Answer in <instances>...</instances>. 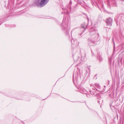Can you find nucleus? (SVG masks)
Instances as JSON below:
<instances>
[{"mask_svg":"<svg viewBox=\"0 0 124 124\" xmlns=\"http://www.w3.org/2000/svg\"><path fill=\"white\" fill-rule=\"evenodd\" d=\"M92 29V28L91 29V30ZM93 34H95L92 35L88 39V43L89 44H90L91 43H94L97 40L98 37V34L97 33H96L95 31H92V30L91 34L92 35Z\"/></svg>","mask_w":124,"mask_h":124,"instance_id":"obj_1","label":"nucleus"},{"mask_svg":"<svg viewBox=\"0 0 124 124\" xmlns=\"http://www.w3.org/2000/svg\"><path fill=\"white\" fill-rule=\"evenodd\" d=\"M64 23V22H63L61 26H63L62 27V28L65 31V32L67 34H68L69 32V28L68 27L67 24L66 25L65 24V26H64L63 24Z\"/></svg>","mask_w":124,"mask_h":124,"instance_id":"obj_2","label":"nucleus"},{"mask_svg":"<svg viewBox=\"0 0 124 124\" xmlns=\"http://www.w3.org/2000/svg\"><path fill=\"white\" fill-rule=\"evenodd\" d=\"M91 86L92 87V89L90 90L89 92L92 95H93L95 93L96 89L92 85H91Z\"/></svg>","mask_w":124,"mask_h":124,"instance_id":"obj_3","label":"nucleus"},{"mask_svg":"<svg viewBox=\"0 0 124 124\" xmlns=\"http://www.w3.org/2000/svg\"><path fill=\"white\" fill-rule=\"evenodd\" d=\"M106 25L107 26H111L112 25V19L111 18H108L106 20Z\"/></svg>","mask_w":124,"mask_h":124,"instance_id":"obj_4","label":"nucleus"},{"mask_svg":"<svg viewBox=\"0 0 124 124\" xmlns=\"http://www.w3.org/2000/svg\"><path fill=\"white\" fill-rule=\"evenodd\" d=\"M79 91L82 93H85L86 94L88 97H89V96L87 95V92L85 89L82 87H80L79 89Z\"/></svg>","mask_w":124,"mask_h":124,"instance_id":"obj_5","label":"nucleus"},{"mask_svg":"<svg viewBox=\"0 0 124 124\" xmlns=\"http://www.w3.org/2000/svg\"><path fill=\"white\" fill-rule=\"evenodd\" d=\"M49 0H41L40 5L41 7H43L48 2Z\"/></svg>","mask_w":124,"mask_h":124,"instance_id":"obj_6","label":"nucleus"},{"mask_svg":"<svg viewBox=\"0 0 124 124\" xmlns=\"http://www.w3.org/2000/svg\"><path fill=\"white\" fill-rule=\"evenodd\" d=\"M87 27V25L85 23H84L81 25V29L83 31V32L86 29Z\"/></svg>","mask_w":124,"mask_h":124,"instance_id":"obj_7","label":"nucleus"},{"mask_svg":"<svg viewBox=\"0 0 124 124\" xmlns=\"http://www.w3.org/2000/svg\"><path fill=\"white\" fill-rule=\"evenodd\" d=\"M40 2H39V0H37L35 1V4L37 5L38 6H40L41 7V5H40Z\"/></svg>","mask_w":124,"mask_h":124,"instance_id":"obj_8","label":"nucleus"},{"mask_svg":"<svg viewBox=\"0 0 124 124\" xmlns=\"http://www.w3.org/2000/svg\"><path fill=\"white\" fill-rule=\"evenodd\" d=\"M97 58H99V61H100L101 62L102 60V58L100 54H98L97 56Z\"/></svg>","mask_w":124,"mask_h":124,"instance_id":"obj_9","label":"nucleus"},{"mask_svg":"<svg viewBox=\"0 0 124 124\" xmlns=\"http://www.w3.org/2000/svg\"><path fill=\"white\" fill-rule=\"evenodd\" d=\"M95 86L98 88H100V86L99 84L95 83Z\"/></svg>","mask_w":124,"mask_h":124,"instance_id":"obj_10","label":"nucleus"},{"mask_svg":"<svg viewBox=\"0 0 124 124\" xmlns=\"http://www.w3.org/2000/svg\"><path fill=\"white\" fill-rule=\"evenodd\" d=\"M79 72V71H78L77 72V75H76V76L75 77V78H76L78 77V75Z\"/></svg>","mask_w":124,"mask_h":124,"instance_id":"obj_11","label":"nucleus"},{"mask_svg":"<svg viewBox=\"0 0 124 124\" xmlns=\"http://www.w3.org/2000/svg\"><path fill=\"white\" fill-rule=\"evenodd\" d=\"M111 60H112V58L110 57V59H109V60L110 61H111Z\"/></svg>","mask_w":124,"mask_h":124,"instance_id":"obj_12","label":"nucleus"},{"mask_svg":"<svg viewBox=\"0 0 124 124\" xmlns=\"http://www.w3.org/2000/svg\"><path fill=\"white\" fill-rule=\"evenodd\" d=\"M70 4H72V2L71 1H70Z\"/></svg>","mask_w":124,"mask_h":124,"instance_id":"obj_13","label":"nucleus"},{"mask_svg":"<svg viewBox=\"0 0 124 124\" xmlns=\"http://www.w3.org/2000/svg\"><path fill=\"white\" fill-rule=\"evenodd\" d=\"M98 102V103H99V102H100V101H99V100H98L97 101Z\"/></svg>","mask_w":124,"mask_h":124,"instance_id":"obj_14","label":"nucleus"},{"mask_svg":"<svg viewBox=\"0 0 124 124\" xmlns=\"http://www.w3.org/2000/svg\"><path fill=\"white\" fill-rule=\"evenodd\" d=\"M71 43H72V44H74V43H72V42H71Z\"/></svg>","mask_w":124,"mask_h":124,"instance_id":"obj_15","label":"nucleus"},{"mask_svg":"<svg viewBox=\"0 0 124 124\" xmlns=\"http://www.w3.org/2000/svg\"><path fill=\"white\" fill-rule=\"evenodd\" d=\"M113 42H114V45H115V43H114V41H113Z\"/></svg>","mask_w":124,"mask_h":124,"instance_id":"obj_16","label":"nucleus"},{"mask_svg":"<svg viewBox=\"0 0 124 124\" xmlns=\"http://www.w3.org/2000/svg\"><path fill=\"white\" fill-rule=\"evenodd\" d=\"M87 20H88V21L89 20V18H88V17H87Z\"/></svg>","mask_w":124,"mask_h":124,"instance_id":"obj_17","label":"nucleus"},{"mask_svg":"<svg viewBox=\"0 0 124 124\" xmlns=\"http://www.w3.org/2000/svg\"><path fill=\"white\" fill-rule=\"evenodd\" d=\"M74 75H73V78H74Z\"/></svg>","mask_w":124,"mask_h":124,"instance_id":"obj_18","label":"nucleus"},{"mask_svg":"<svg viewBox=\"0 0 124 124\" xmlns=\"http://www.w3.org/2000/svg\"><path fill=\"white\" fill-rule=\"evenodd\" d=\"M92 55H93V52H92Z\"/></svg>","mask_w":124,"mask_h":124,"instance_id":"obj_19","label":"nucleus"}]
</instances>
